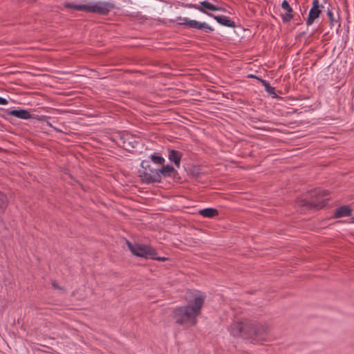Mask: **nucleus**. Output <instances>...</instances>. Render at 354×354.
<instances>
[{
	"label": "nucleus",
	"mask_w": 354,
	"mask_h": 354,
	"mask_svg": "<svg viewBox=\"0 0 354 354\" xmlns=\"http://www.w3.org/2000/svg\"><path fill=\"white\" fill-rule=\"evenodd\" d=\"M8 102L6 98H3L0 96V104L1 105H6L8 104Z\"/></svg>",
	"instance_id": "27"
},
{
	"label": "nucleus",
	"mask_w": 354,
	"mask_h": 354,
	"mask_svg": "<svg viewBox=\"0 0 354 354\" xmlns=\"http://www.w3.org/2000/svg\"><path fill=\"white\" fill-rule=\"evenodd\" d=\"M321 13L319 10V0H313V6L309 11L308 18L306 19V25L308 26L312 25L314 21L319 17Z\"/></svg>",
	"instance_id": "11"
},
{
	"label": "nucleus",
	"mask_w": 354,
	"mask_h": 354,
	"mask_svg": "<svg viewBox=\"0 0 354 354\" xmlns=\"http://www.w3.org/2000/svg\"><path fill=\"white\" fill-rule=\"evenodd\" d=\"M176 173L177 171L174 167L170 165H167L165 166L163 165L161 169H159V174L160 176L161 177L162 176L165 178L171 177Z\"/></svg>",
	"instance_id": "14"
},
{
	"label": "nucleus",
	"mask_w": 354,
	"mask_h": 354,
	"mask_svg": "<svg viewBox=\"0 0 354 354\" xmlns=\"http://www.w3.org/2000/svg\"><path fill=\"white\" fill-rule=\"evenodd\" d=\"M281 17L283 23H288L293 19L294 15L286 12L284 14H281Z\"/></svg>",
	"instance_id": "23"
},
{
	"label": "nucleus",
	"mask_w": 354,
	"mask_h": 354,
	"mask_svg": "<svg viewBox=\"0 0 354 354\" xmlns=\"http://www.w3.org/2000/svg\"><path fill=\"white\" fill-rule=\"evenodd\" d=\"M142 170L139 171V177L141 180L147 184L160 183L161 176L159 174V169L153 168L149 160H144L141 162Z\"/></svg>",
	"instance_id": "5"
},
{
	"label": "nucleus",
	"mask_w": 354,
	"mask_h": 354,
	"mask_svg": "<svg viewBox=\"0 0 354 354\" xmlns=\"http://www.w3.org/2000/svg\"><path fill=\"white\" fill-rule=\"evenodd\" d=\"M149 158L153 161L155 164L163 165L165 160L162 156H158L156 153H153L149 156Z\"/></svg>",
	"instance_id": "20"
},
{
	"label": "nucleus",
	"mask_w": 354,
	"mask_h": 354,
	"mask_svg": "<svg viewBox=\"0 0 354 354\" xmlns=\"http://www.w3.org/2000/svg\"><path fill=\"white\" fill-rule=\"evenodd\" d=\"M198 214L205 218H214L218 215V211L214 208L208 207L200 209Z\"/></svg>",
	"instance_id": "15"
},
{
	"label": "nucleus",
	"mask_w": 354,
	"mask_h": 354,
	"mask_svg": "<svg viewBox=\"0 0 354 354\" xmlns=\"http://www.w3.org/2000/svg\"><path fill=\"white\" fill-rule=\"evenodd\" d=\"M205 296L196 295L187 305L176 307L172 311V317L176 323L185 328L193 326L197 323V317L201 314Z\"/></svg>",
	"instance_id": "2"
},
{
	"label": "nucleus",
	"mask_w": 354,
	"mask_h": 354,
	"mask_svg": "<svg viewBox=\"0 0 354 354\" xmlns=\"http://www.w3.org/2000/svg\"><path fill=\"white\" fill-rule=\"evenodd\" d=\"M185 22H179L178 25H186L190 28L203 30L205 32H211L214 31V28L209 26L206 22H200L196 20H187Z\"/></svg>",
	"instance_id": "9"
},
{
	"label": "nucleus",
	"mask_w": 354,
	"mask_h": 354,
	"mask_svg": "<svg viewBox=\"0 0 354 354\" xmlns=\"http://www.w3.org/2000/svg\"><path fill=\"white\" fill-rule=\"evenodd\" d=\"M199 8H202V10L206 11V10L209 11H223V9L219 7H217L212 3H209L207 1H201L199 3Z\"/></svg>",
	"instance_id": "16"
},
{
	"label": "nucleus",
	"mask_w": 354,
	"mask_h": 354,
	"mask_svg": "<svg viewBox=\"0 0 354 354\" xmlns=\"http://www.w3.org/2000/svg\"><path fill=\"white\" fill-rule=\"evenodd\" d=\"M151 259L157 260L159 261H165L168 259V258L165 257H158L157 252L155 250V255H154L153 258H151Z\"/></svg>",
	"instance_id": "25"
},
{
	"label": "nucleus",
	"mask_w": 354,
	"mask_h": 354,
	"mask_svg": "<svg viewBox=\"0 0 354 354\" xmlns=\"http://www.w3.org/2000/svg\"><path fill=\"white\" fill-rule=\"evenodd\" d=\"M185 22H179L178 25H186L190 28L203 30L205 32H211L214 31V28L209 26L206 22H200L196 20H187Z\"/></svg>",
	"instance_id": "10"
},
{
	"label": "nucleus",
	"mask_w": 354,
	"mask_h": 354,
	"mask_svg": "<svg viewBox=\"0 0 354 354\" xmlns=\"http://www.w3.org/2000/svg\"><path fill=\"white\" fill-rule=\"evenodd\" d=\"M351 209L346 205L342 206L337 208L335 212V218H341L344 216H348L351 214Z\"/></svg>",
	"instance_id": "17"
},
{
	"label": "nucleus",
	"mask_w": 354,
	"mask_h": 354,
	"mask_svg": "<svg viewBox=\"0 0 354 354\" xmlns=\"http://www.w3.org/2000/svg\"><path fill=\"white\" fill-rule=\"evenodd\" d=\"M208 16L214 18L219 24L230 27V28H235L236 24L235 22L231 20L228 17L225 15H214L213 14L207 12Z\"/></svg>",
	"instance_id": "12"
},
{
	"label": "nucleus",
	"mask_w": 354,
	"mask_h": 354,
	"mask_svg": "<svg viewBox=\"0 0 354 354\" xmlns=\"http://www.w3.org/2000/svg\"><path fill=\"white\" fill-rule=\"evenodd\" d=\"M258 80L264 86L265 91L270 95H272L273 97H277V95L275 93V88L270 86V83L263 79L258 78Z\"/></svg>",
	"instance_id": "18"
},
{
	"label": "nucleus",
	"mask_w": 354,
	"mask_h": 354,
	"mask_svg": "<svg viewBox=\"0 0 354 354\" xmlns=\"http://www.w3.org/2000/svg\"><path fill=\"white\" fill-rule=\"evenodd\" d=\"M248 77H249V78H255L257 80H258V78H259V77H257V76H256L254 75H252V74L248 75Z\"/></svg>",
	"instance_id": "29"
},
{
	"label": "nucleus",
	"mask_w": 354,
	"mask_h": 354,
	"mask_svg": "<svg viewBox=\"0 0 354 354\" xmlns=\"http://www.w3.org/2000/svg\"><path fill=\"white\" fill-rule=\"evenodd\" d=\"M326 190L321 188H316L310 193V199H300L297 203L301 207H305L308 209H319L326 206L328 203V198H324L328 195Z\"/></svg>",
	"instance_id": "4"
},
{
	"label": "nucleus",
	"mask_w": 354,
	"mask_h": 354,
	"mask_svg": "<svg viewBox=\"0 0 354 354\" xmlns=\"http://www.w3.org/2000/svg\"><path fill=\"white\" fill-rule=\"evenodd\" d=\"M168 159L174 162L176 167L179 168L183 157V152L174 149H168Z\"/></svg>",
	"instance_id": "13"
},
{
	"label": "nucleus",
	"mask_w": 354,
	"mask_h": 354,
	"mask_svg": "<svg viewBox=\"0 0 354 354\" xmlns=\"http://www.w3.org/2000/svg\"><path fill=\"white\" fill-rule=\"evenodd\" d=\"M52 285H53V288H55V289H59V286H58L55 282H53V283H52Z\"/></svg>",
	"instance_id": "30"
},
{
	"label": "nucleus",
	"mask_w": 354,
	"mask_h": 354,
	"mask_svg": "<svg viewBox=\"0 0 354 354\" xmlns=\"http://www.w3.org/2000/svg\"><path fill=\"white\" fill-rule=\"evenodd\" d=\"M127 246L131 253L136 256L145 259L153 258L155 255V249L151 246L144 244H133L130 241H127Z\"/></svg>",
	"instance_id": "6"
},
{
	"label": "nucleus",
	"mask_w": 354,
	"mask_h": 354,
	"mask_svg": "<svg viewBox=\"0 0 354 354\" xmlns=\"http://www.w3.org/2000/svg\"><path fill=\"white\" fill-rule=\"evenodd\" d=\"M47 125H48L49 127L53 128L57 132H59L60 130L57 129L56 127H54L53 125H52V123L49 122H47Z\"/></svg>",
	"instance_id": "28"
},
{
	"label": "nucleus",
	"mask_w": 354,
	"mask_h": 354,
	"mask_svg": "<svg viewBox=\"0 0 354 354\" xmlns=\"http://www.w3.org/2000/svg\"><path fill=\"white\" fill-rule=\"evenodd\" d=\"M185 19H187V20H190L189 19L187 18V17H178L176 19V21H178V24L179 22H185ZM171 21L174 22L175 20H171Z\"/></svg>",
	"instance_id": "26"
},
{
	"label": "nucleus",
	"mask_w": 354,
	"mask_h": 354,
	"mask_svg": "<svg viewBox=\"0 0 354 354\" xmlns=\"http://www.w3.org/2000/svg\"><path fill=\"white\" fill-rule=\"evenodd\" d=\"M281 8L286 10V12L293 14V9L286 0H283L281 3Z\"/></svg>",
	"instance_id": "22"
},
{
	"label": "nucleus",
	"mask_w": 354,
	"mask_h": 354,
	"mask_svg": "<svg viewBox=\"0 0 354 354\" xmlns=\"http://www.w3.org/2000/svg\"><path fill=\"white\" fill-rule=\"evenodd\" d=\"M182 6L184 7V8H194L197 10H198L199 12H202V13H204V14H207V11H205V10H202V8H199V5L198 4H193V3H182Z\"/></svg>",
	"instance_id": "21"
},
{
	"label": "nucleus",
	"mask_w": 354,
	"mask_h": 354,
	"mask_svg": "<svg viewBox=\"0 0 354 354\" xmlns=\"http://www.w3.org/2000/svg\"><path fill=\"white\" fill-rule=\"evenodd\" d=\"M8 205V198L6 194L0 191V214H3Z\"/></svg>",
	"instance_id": "19"
},
{
	"label": "nucleus",
	"mask_w": 354,
	"mask_h": 354,
	"mask_svg": "<svg viewBox=\"0 0 354 354\" xmlns=\"http://www.w3.org/2000/svg\"><path fill=\"white\" fill-rule=\"evenodd\" d=\"M11 115L14 116L15 118L22 119V120H28L31 118V114L28 110L26 109H6L5 110V114L0 115V117H1L3 119L8 120V116Z\"/></svg>",
	"instance_id": "8"
},
{
	"label": "nucleus",
	"mask_w": 354,
	"mask_h": 354,
	"mask_svg": "<svg viewBox=\"0 0 354 354\" xmlns=\"http://www.w3.org/2000/svg\"><path fill=\"white\" fill-rule=\"evenodd\" d=\"M228 330L235 337H242L259 342L266 339L268 326L249 319H243L233 322Z\"/></svg>",
	"instance_id": "1"
},
{
	"label": "nucleus",
	"mask_w": 354,
	"mask_h": 354,
	"mask_svg": "<svg viewBox=\"0 0 354 354\" xmlns=\"http://www.w3.org/2000/svg\"><path fill=\"white\" fill-rule=\"evenodd\" d=\"M327 16L328 17L330 23L333 24L334 22H337V20L335 19L333 13L330 10H328Z\"/></svg>",
	"instance_id": "24"
},
{
	"label": "nucleus",
	"mask_w": 354,
	"mask_h": 354,
	"mask_svg": "<svg viewBox=\"0 0 354 354\" xmlns=\"http://www.w3.org/2000/svg\"><path fill=\"white\" fill-rule=\"evenodd\" d=\"M112 140L118 146L127 151L136 148L138 143L132 135L126 132L115 134Z\"/></svg>",
	"instance_id": "7"
},
{
	"label": "nucleus",
	"mask_w": 354,
	"mask_h": 354,
	"mask_svg": "<svg viewBox=\"0 0 354 354\" xmlns=\"http://www.w3.org/2000/svg\"><path fill=\"white\" fill-rule=\"evenodd\" d=\"M64 7L75 9L80 11L97 13L101 15H106L115 8V5L110 1H97L88 4H76L74 3H66Z\"/></svg>",
	"instance_id": "3"
}]
</instances>
